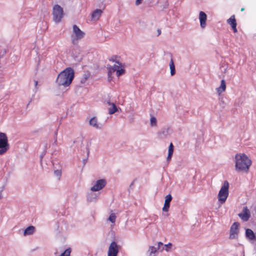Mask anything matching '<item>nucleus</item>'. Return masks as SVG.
Here are the masks:
<instances>
[{
    "instance_id": "nucleus-1",
    "label": "nucleus",
    "mask_w": 256,
    "mask_h": 256,
    "mask_svg": "<svg viewBox=\"0 0 256 256\" xmlns=\"http://www.w3.org/2000/svg\"><path fill=\"white\" fill-rule=\"evenodd\" d=\"M74 77V70L70 67L66 68L58 74L56 82L59 86L67 87L71 84Z\"/></svg>"
},
{
    "instance_id": "nucleus-2",
    "label": "nucleus",
    "mask_w": 256,
    "mask_h": 256,
    "mask_svg": "<svg viewBox=\"0 0 256 256\" xmlns=\"http://www.w3.org/2000/svg\"><path fill=\"white\" fill-rule=\"evenodd\" d=\"M236 170L238 172H247L252 164V160L244 154H237L235 156Z\"/></svg>"
},
{
    "instance_id": "nucleus-3",
    "label": "nucleus",
    "mask_w": 256,
    "mask_h": 256,
    "mask_svg": "<svg viewBox=\"0 0 256 256\" xmlns=\"http://www.w3.org/2000/svg\"><path fill=\"white\" fill-rule=\"evenodd\" d=\"M72 30L74 34L71 36L72 42L73 44L76 45L78 40L84 36L85 34L76 24L73 25Z\"/></svg>"
},
{
    "instance_id": "nucleus-4",
    "label": "nucleus",
    "mask_w": 256,
    "mask_h": 256,
    "mask_svg": "<svg viewBox=\"0 0 256 256\" xmlns=\"http://www.w3.org/2000/svg\"><path fill=\"white\" fill-rule=\"evenodd\" d=\"M228 188L229 183L228 181L226 180L218 194V200L222 204L226 202L228 196Z\"/></svg>"
},
{
    "instance_id": "nucleus-5",
    "label": "nucleus",
    "mask_w": 256,
    "mask_h": 256,
    "mask_svg": "<svg viewBox=\"0 0 256 256\" xmlns=\"http://www.w3.org/2000/svg\"><path fill=\"white\" fill-rule=\"evenodd\" d=\"M9 148L10 145L6 134L0 132V155L4 154Z\"/></svg>"
},
{
    "instance_id": "nucleus-6",
    "label": "nucleus",
    "mask_w": 256,
    "mask_h": 256,
    "mask_svg": "<svg viewBox=\"0 0 256 256\" xmlns=\"http://www.w3.org/2000/svg\"><path fill=\"white\" fill-rule=\"evenodd\" d=\"M52 15L54 22L59 23L64 15L63 8L58 4L54 5L52 9Z\"/></svg>"
},
{
    "instance_id": "nucleus-7",
    "label": "nucleus",
    "mask_w": 256,
    "mask_h": 256,
    "mask_svg": "<svg viewBox=\"0 0 256 256\" xmlns=\"http://www.w3.org/2000/svg\"><path fill=\"white\" fill-rule=\"evenodd\" d=\"M118 65L114 64V66H108V76L110 78L112 72H116V76H119L124 73V70L122 68V64L119 62H116Z\"/></svg>"
},
{
    "instance_id": "nucleus-8",
    "label": "nucleus",
    "mask_w": 256,
    "mask_h": 256,
    "mask_svg": "<svg viewBox=\"0 0 256 256\" xmlns=\"http://www.w3.org/2000/svg\"><path fill=\"white\" fill-rule=\"evenodd\" d=\"M118 252L119 246L116 242H112L108 248V256H118Z\"/></svg>"
},
{
    "instance_id": "nucleus-9",
    "label": "nucleus",
    "mask_w": 256,
    "mask_h": 256,
    "mask_svg": "<svg viewBox=\"0 0 256 256\" xmlns=\"http://www.w3.org/2000/svg\"><path fill=\"white\" fill-rule=\"evenodd\" d=\"M106 184L105 179H100L96 182L95 184L90 188L92 192H98L102 190Z\"/></svg>"
},
{
    "instance_id": "nucleus-10",
    "label": "nucleus",
    "mask_w": 256,
    "mask_h": 256,
    "mask_svg": "<svg viewBox=\"0 0 256 256\" xmlns=\"http://www.w3.org/2000/svg\"><path fill=\"white\" fill-rule=\"evenodd\" d=\"M239 226L240 224L238 222H234L231 226L230 232V239L234 240L238 237Z\"/></svg>"
},
{
    "instance_id": "nucleus-11",
    "label": "nucleus",
    "mask_w": 256,
    "mask_h": 256,
    "mask_svg": "<svg viewBox=\"0 0 256 256\" xmlns=\"http://www.w3.org/2000/svg\"><path fill=\"white\" fill-rule=\"evenodd\" d=\"M238 216L244 222H246L250 218V212L246 206L243 208L242 212L238 214Z\"/></svg>"
},
{
    "instance_id": "nucleus-12",
    "label": "nucleus",
    "mask_w": 256,
    "mask_h": 256,
    "mask_svg": "<svg viewBox=\"0 0 256 256\" xmlns=\"http://www.w3.org/2000/svg\"><path fill=\"white\" fill-rule=\"evenodd\" d=\"M207 20V15L202 11H200L199 13V20L200 27L204 28L206 26V21Z\"/></svg>"
},
{
    "instance_id": "nucleus-13",
    "label": "nucleus",
    "mask_w": 256,
    "mask_h": 256,
    "mask_svg": "<svg viewBox=\"0 0 256 256\" xmlns=\"http://www.w3.org/2000/svg\"><path fill=\"white\" fill-rule=\"evenodd\" d=\"M158 137L160 139H164L168 138L170 135V128L166 127L162 128L158 133Z\"/></svg>"
},
{
    "instance_id": "nucleus-14",
    "label": "nucleus",
    "mask_w": 256,
    "mask_h": 256,
    "mask_svg": "<svg viewBox=\"0 0 256 256\" xmlns=\"http://www.w3.org/2000/svg\"><path fill=\"white\" fill-rule=\"evenodd\" d=\"M172 199V197L170 194L166 196L164 206L162 208V210L164 212H168V210Z\"/></svg>"
},
{
    "instance_id": "nucleus-15",
    "label": "nucleus",
    "mask_w": 256,
    "mask_h": 256,
    "mask_svg": "<svg viewBox=\"0 0 256 256\" xmlns=\"http://www.w3.org/2000/svg\"><path fill=\"white\" fill-rule=\"evenodd\" d=\"M89 124L90 126L96 128L98 130H101L103 128V125L102 124L98 122L97 119L96 117H93L89 121Z\"/></svg>"
},
{
    "instance_id": "nucleus-16",
    "label": "nucleus",
    "mask_w": 256,
    "mask_h": 256,
    "mask_svg": "<svg viewBox=\"0 0 256 256\" xmlns=\"http://www.w3.org/2000/svg\"><path fill=\"white\" fill-rule=\"evenodd\" d=\"M93 192L88 193L86 196V200L88 202H95L97 201L98 195L92 192Z\"/></svg>"
},
{
    "instance_id": "nucleus-17",
    "label": "nucleus",
    "mask_w": 256,
    "mask_h": 256,
    "mask_svg": "<svg viewBox=\"0 0 256 256\" xmlns=\"http://www.w3.org/2000/svg\"><path fill=\"white\" fill-rule=\"evenodd\" d=\"M246 237L250 240H254L256 238L254 233L250 228H246Z\"/></svg>"
},
{
    "instance_id": "nucleus-18",
    "label": "nucleus",
    "mask_w": 256,
    "mask_h": 256,
    "mask_svg": "<svg viewBox=\"0 0 256 256\" xmlns=\"http://www.w3.org/2000/svg\"><path fill=\"white\" fill-rule=\"evenodd\" d=\"M106 102L108 106H110V107L108 108V114H114L118 111V108L114 102H111L110 101H107Z\"/></svg>"
},
{
    "instance_id": "nucleus-19",
    "label": "nucleus",
    "mask_w": 256,
    "mask_h": 256,
    "mask_svg": "<svg viewBox=\"0 0 256 256\" xmlns=\"http://www.w3.org/2000/svg\"><path fill=\"white\" fill-rule=\"evenodd\" d=\"M102 13L100 9H96L92 14V19L93 20H98Z\"/></svg>"
},
{
    "instance_id": "nucleus-20",
    "label": "nucleus",
    "mask_w": 256,
    "mask_h": 256,
    "mask_svg": "<svg viewBox=\"0 0 256 256\" xmlns=\"http://www.w3.org/2000/svg\"><path fill=\"white\" fill-rule=\"evenodd\" d=\"M34 230H35L34 226H28V228H26L24 230V236H28V235L32 234L34 232Z\"/></svg>"
},
{
    "instance_id": "nucleus-21",
    "label": "nucleus",
    "mask_w": 256,
    "mask_h": 256,
    "mask_svg": "<svg viewBox=\"0 0 256 256\" xmlns=\"http://www.w3.org/2000/svg\"><path fill=\"white\" fill-rule=\"evenodd\" d=\"M226 88V84L225 80H221V83L220 86L216 88L217 92L220 94L225 91Z\"/></svg>"
},
{
    "instance_id": "nucleus-22",
    "label": "nucleus",
    "mask_w": 256,
    "mask_h": 256,
    "mask_svg": "<svg viewBox=\"0 0 256 256\" xmlns=\"http://www.w3.org/2000/svg\"><path fill=\"white\" fill-rule=\"evenodd\" d=\"M158 250L156 247L154 246H150L148 250V253L149 256L154 254V256H155V254L157 252Z\"/></svg>"
},
{
    "instance_id": "nucleus-23",
    "label": "nucleus",
    "mask_w": 256,
    "mask_h": 256,
    "mask_svg": "<svg viewBox=\"0 0 256 256\" xmlns=\"http://www.w3.org/2000/svg\"><path fill=\"white\" fill-rule=\"evenodd\" d=\"M227 22L230 26L233 25V24H236V20L234 16H230V18L227 20Z\"/></svg>"
},
{
    "instance_id": "nucleus-24",
    "label": "nucleus",
    "mask_w": 256,
    "mask_h": 256,
    "mask_svg": "<svg viewBox=\"0 0 256 256\" xmlns=\"http://www.w3.org/2000/svg\"><path fill=\"white\" fill-rule=\"evenodd\" d=\"M71 252V248H66L63 252H62L60 256H70Z\"/></svg>"
},
{
    "instance_id": "nucleus-25",
    "label": "nucleus",
    "mask_w": 256,
    "mask_h": 256,
    "mask_svg": "<svg viewBox=\"0 0 256 256\" xmlns=\"http://www.w3.org/2000/svg\"><path fill=\"white\" fill-rule=\"evenodd\" d=\"M108 220L110 222H112V223H114L115 222H116V214L114 213L111 214L110 215Z\"/></svg>"
},
{
    "instance_id": "nucleus-26",
    "label": "nucleus",
    "mask_w": 256,
    "mask_h": 256,
    "mask_svg": "<svg viewBox=\"0 0 256 256\" xmlns=\"http://www.w3.org/2000/svg\"><path fill=\"white\" fill-rule=\"evenodd\" d=\"M157 120L156 118L154 116H152L150 118V126H154L156 125Z\"/></svg>"
},
{
    "instance_id": "nucleus-27",
    "label": "nucleus",
    "mask_w": 256,
    "mask_h": 256,
    "mask_svg": "<svg viewBox=\"0 0 256 256\" xmlns=\"http://www.w3.org/2000/svg\"><path fill=\"white\" fill-rule=\"evenodd\" d=\"M54 175L56 176H58V179H60V178L62 175V170H54Z\"/></svg>"
},
{
    "instance_id": "nucleus-28",
    "label": "nucleus",
    "mask_w": 256,
    "mask_h": 256,
    "mask_svg": "<svg viewBox=\"0 0 256 256\" xmlns=\"http://www.w3.org/2000/svg\"><path fill=\"white\" fill-rule=\"evenodd\" d=\"M170 54L171 56V60H170V70L174 69L175 68V66H174V61L172 58V54L170 53Z\"/></svg>"
},
{
    "instance_id": "nucleus-29",
    "label": "nucleus",
    "mask_w": 256,
    "mask_h": 256,
    "mask_svg": "<svg viewBox=\"0 0 256 256\" xmlns=\"http://www.w3.org/2000/svg\"><path fill=\"white\" fill-rule=\"evenodd\" d=\"M86 153H87V157H88L89 153H90L89 146L88 144L86 146ZM87 159H88V158H86V159L83 160V162H84V164H85L86 162Z\"/></svg>"
},
{
    "instance_id": "nucleus-30",
    "label": "nucleus",
    "mask_w": 256,
    "mask_h": 256,
    "mask_svg": "<svg viewBox=\"0 0 256 256\" xmlns=\"http://www.w3.org/2000/svg\"><path fill=\"white\" fill-rule=\"evenodd\" d=\"M172 246V244L171 243L169 242L168 244H164V247L165 248V250L166 252H168L170 249L171 248Z\"/></svg>"
},
{
    "instance_id": "nucleus-31",
    "label": "nucleus",
    "mask_w": 256,
    "mask_h": 256,
    "mask_svg": "<svg viewBox=\"0 0 256 256\" xmlns=\"http://www.w3.org/2000/svg\"><path fill=\"white\" fill-rule=\"evenodd\" d=\"M174 146L172 143H170L168 147V152L173 154L174 152Z\"/></svg>"
},
{
    "instance_id": "nucleus-32",
    "label": "nucleus",
    "mask_w": 256,
    "mask_h": 256,
    "mask_svg": "<svg viewBox=\"0 0 256 256\" xmlns=\"http://www.w3.org/2000/svg\"><path fill=\"white\" fill-rule=\"evenodd\" d=\"M164 245L163 244L162 242H158V246L156 248H157L158 250H160V247L161 246L164 247ZM162 250H164V248H162Z\"/></svg>"
},
{
    "instance_id": "nucleus-33",
    "label": "nucleus",
    "mask_w": 256,
    "mask_h": 256,
    "mask_svg": "<svg viewBox=\"0 0 256 256\" xmlns=\"http://www.w3.org/2000/svg\"><path fill=\"white\" fill-rule=\"evenodd\" d=\"M57 134H58V131L57 130L54 132V144H56L57 142Z\"/></svg>"
},
{
    "instance_id": "nucleus-34",
    "label": "nucleus",
    "mask_w": 256,
    "mask_h": 256,
    "mask_svg": "<svg viewBox=\"0 0 256 256\" xmlns=\"http://www.w3.org/2000/svg\"><path fill=\"white\" fill-rule=\"evenodd\" d=\"M168 4H168V2L167 0H166L163 6V8H168Z\"/></svg>"
},
{
    "instance_id": "nucleus-35",
    "label": "nucleus",
    "mask_w": 256,
    "mask_h": 256,
    "mask_svg": "<svg viewBox=\"0 0 256 256\" xmlns=\"http://www.w3.org/2000/svg\"><path fill=\"white\" fill-rule=\"evenodd\" d=\"M172 154H172V153H170V152L168 153V155L167 156V160L168 161L170 160L171 159Z\"/></svg>"
},
{
    "instance_id": "nucleus-36",
    "label": "nucleus",
    "mask_w": 256,
    "mask_h": 256,
    "mask_svg": "<svg viewBox=\"0 0 256 256\" xmlns=\"http://www.w3.org/2000/svg\"><path fill=\"white\" fill-rule=\"evenodd\" d=\"M46 151L44 150L43 152L40 155V158L41 160H42V158H43V157L46 154Z\"/></svg>"
},
{
    "instance_id": "nucleus-37",
    "label": "nucleus",
    "mask_w": 256,
    "mask_h": 256,
    "mask_svg": "<svg viewBox=\"0 0 256 256\" xmlns=\"http://www.w3.org/2000/svg\"><path fill=\"white\" fill-rule=\"evenodd\" d=\"M142 1H143V0H136V6L140 5V4H142Z\"/></svg>"
},
{
    "instance_id": "nucleus-38",
    "label": "nucleus",
    "mask_w": 256,
    "mask_h": 256,
    "mask_svg": "<svg viewBox=\"0 0 256 256\" xmlns=\"http://www.w3.org/2000/svg\"><path fill=\"white\" fill-rule=\"evenodd\" d=\"M175 72H176L175 68L174 69L170 70V74L172 76L174 75L175 74Z\"/></svg>"
},
{
    "instance_id": "nucleus-39",
    "label": "nucleus",
    "mask_w": 256,
    "mask_h": 256,
    "mask_svg": "<svg viewBox=\"0 0 256 256\" xmlns=\"http://www.w3.org/2000/svg\"><path fill=\"white\" fill-rule=\"evenodd\" d=\"M34 82L35 89H36V92L38 89L37 86H38V82L37 80H34Z\"/></svg>"
},
{
    "instance_id": "nucleus-40",
    "label": "nucleus",
    "mask_w": 256,
    "mask_h": 256,
    "mask_svg": "<svg viewBox=\"0 0 256 256\" xmlns=\"http://www.w3.org/2000/svg\"><path fill=\"white\" fill-rule=\"evenodd\" d=\"M4 190V186L2 188V189L0 190V199L2 198V192Z\"/></svg>"
},
{
    "instance_id": "nucleus-41",
    "label": "nucleus",
    "mask_w": 256,
    "mask_h": 256,
    "mask_svg": "<svg viewBox=\"0 0 256 256\" xmlns=\"http://www.w3.org/2000/svg\"><path fill=\"white\" fill-rule=\"evenodd\" d=\"M48 144L46 143H45L44 144V150H45L46 152V150L48 149Z\"/></svg>"
},
{
    "instance_id": "nucleus-42",
    "label": "nucleus",
    "mask_w": 256,
    "mask_h": 256,
    "mask_svg": "<svg viewBox=\"0 0 256 256\" xmlns=\"http://www.w3.org/2000/svg\"><path fill=\"white\" fill-rule=\"evenodd\" d=\"M232 26V30H233L234 28H236V24H233V25H232V26Z\"/></svg>"
},
{
    "instance_id": "nucleus-43",
    "label": "nucleus",
    "mask_w": 256,
    "mask_h": 256,
    "mask_svg": "<svg viewBox=\"0 0 256 256\" xmlns=\"http://www.w3.org/2000/svg\"><path fill=\"white\" fill-rule=\"evenodd\" d=\"M110 61H112V62H118L117 60H115L114 58H111L110 59Z\"/></svg>"
},
{
    "instance_id": "nucleus-44",
    "label": "nucleus",
    "mask_w": 256,
    "mask_h": 256,
    "mask_svg": "<svg viewBox=\"0 0 256 256\" xmlns=\"http://www.w3.org/2000/svg\"><path fill=\"white\" fill-rule=\"evenodd\" d=\"M232 30H233L234 32H238L236 28H234Z\"/></svg>"
},
{
    "instance_id": "nucleus-45",
    "label": "nucleus",
    "mask_w": 256,
    "mask_h": 256,
    "mask_svg": "<svg viewBox=\"0 0 256 256\" xmlns=\"http://www.w3.org/2000/svg\"><path fill=\"white\" fill-rule=\"evenodd\" d=\"M244 8H241V11H244Z\"/></svg>"
},
{
    "instance_id": "nucleus-46",
    "label": "nucleus",
    "mask_w": 256,
    "mask_h": 256,
    "mask_svg": "<svg viewBox=\"0 0 256 256\" xmlns=\"http://www.w3.org/2000/svg\"><path fill=\"white\" fill-rule=\"evenodd\" d=\"M158 33L160 34V30H158Z\"/></svg>"
},
{
    "instance_id": "nucleus-47",
    "label": "nucleus",
    "mask_w": 256,
    "mask_h": 256,
    "mask_svg": "<svg viewBox=\"0 0 256 256\" xmlns=\"http://www.w3.org/2000/svg\"><path fill=\"white\" fill-rule=\"evenodd\" d=\"M86 77H84V81L86 80Z\"/></svg>"
}]
</instances>
